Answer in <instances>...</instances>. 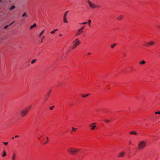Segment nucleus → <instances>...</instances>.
I'll list each match as a JSON object with an SVG mask.
<instances>
[{"label": "nucleus", "instance_id": "f257e3e1", "mask_svg": "<svg viewBox=\"0 0 160 160\" xmlns=\"http://www.w3.org/2000/svg\"><path fill=\"white\" fill-rule=\"evenodd\" d=\"M79 150V149L74 148H69L67 149V151L69 152L73 155L76 154L78 152Z\"/></svg>", "mask_w": 160, "mask_h": 160}, {"label": "nucleus", "instance_id": "f03ea898", "mask_svg": "<svg viewBox=\"0 0 160 160\" xmlns=\"http://www.w3.org/2000/svg\"><path fill=\"white\" fill-rule=\"evenodd\" d=\"M146 145V142L144 141H141L139 142L138 145V148L139 149H143Z\"/></svg>", "mask_w": 160, "mask_h": 160}, {"label": "nucleus", "instance_id": "7ed1b4c3", "mask_svg": "<svg viewBox=\"0 0 160 160\" xmlns=\"http://www.w3.org/2000/svg\"><path fill=\"white\" fill-rule=\"evenodd\" d=\"M73 45L72 47V49L75 48L81 43V42L79 40L78 38H76L73 42Z\"/></svg>", "mask_w": 160, "mask_h": 160}, {"label": "nucleus", "instance_id": "20e7f679", "mask_svg": "<svg viewBox=\"0 0 160 160\" xmlns=\"http://www.w3.org/2000/svg\"><path fill=\"white\" fill-rule=\"evenodd\" d=\"M29 110V108L27 107L21 111L20 114L22 117H24L28 113Z\"/></svg>", "mask_w": 160, "mask_h": 160}, {"label": "nucleus", "instance_id": "39448f33", "mask_svg": "<svg viewBox=\"0 0 160 160\" xmlns=\"http://www.w3.org/2000/svg\"><path fill=\"white\" fill-rule=\"evenodd\" d=\"M89 6L92 8H99L100 6L97 5L96 4L91 2L90 1L88 0L87 1Z\"/></svg>", "mask_w": 160, "mask_h": 160}, {"label": "nucleus", "instance_id": "423d86ee", "mask_svg": "<svg viewBox=\"0 0 160 160\" xmlns=\"http://www.w3.org/2000/svg\"><path fill=\"white\" fill-rule=\"evenodd\" d=\"M68 12V11H66L64 14L63 17V21L67 23L68 21L66 20L67 15Z\"/></svg>", "mask_w": 160, "mask_h": 160}, {"label": "nucleus", "instance_id": "0eeeda50", "mask_svg": "<svg viewBox=\"0 0 160 160\" xmlns=\"http://www.w3.org/2000/svg\"><path fill=\"white\" fill-rule=\"evenodd\" d=\"M155 44V42H154L151 41L150 42H149L147 43L145 45L146 46H150L153 45Z\"/></svg>", "mask_w": 160, "mask_h": 160}, {"label": "nucleus", "instance_id": "6e6552de", "mask_svg": "<svg viewBox=\"0 0 160 160\" xmlns=\"http://www.w3.org/2000/svg\"><path fill=\"white\" fill-rule=\"evenodd\" d=\"M83 32H82V31H81V30H80L79 29H78L77 32L75 34V36H79Z\"/></svg>", "mask_w": 160, "mask_h": 160}, {"label": "nucleus", "instance_id": "1a4fd4ad", "mask_svg": "<svg viewBox=\"0 0 160 160\" xmlns=\"http://www.w3.org/2000/svg\"><path fill=\"white\" fill-rule=\"evenodd\" d=\"M16 155L15 153H14L12 156L11 160H16Z\"/></svg>", "mask_w": 160, "mask_h": 160}, {"label": "nucleus", "instance_id": "9d476101", "mask_svg": "<svg viewBox=\"0 0 160 160\" xmlns=\"http://www.w3.org/2000/svg\"><path fill=\"white\" fill-rule=\"evenodd\" d=\"M124 16L123 15H120L117 17V19L118 20H121L124 18Z\"/></svg>", "mask_w": 160, "mask_h": 160}, {"label": "nucleus", "instance_id": "9b49d317", "mask_svg": "<svg viewBox=\"0 0 160 160\" xmlns=\"http://www.w3.org/2000/svg\"><path fill=\"white\" fill-rule=\"evenodd\" d=\"M125 155V153L124 152H122L120 153L118 155V156L119 157H122Z\"/></svg>", "mask_w": 160, "mask_h": 160}, {"label": "nucleus", "instance_id": "f8f14e48", "mask_svg": "<svg viewBox=\"0 0 160 160\" xmlns=\"http://www.w3.org/2000/svg\"><path fill=\"white\" fill-rule=\"evenodd\" d=\"M36 26H37L36 24V23H34L33 25L31 26L30 28V29H32V28H35L36 27Z\"/></svg>", "mask_w": 160, "mask_h": 160}, {"label": "nucleus", "instance_id": "ddd939ff", "mask_svg": "<svg viewBox=\"0 0 160 160\" xmlns=\"http://www.w3.org/2000/svg\"><path fill=\"white\" fill-rule=\"evenodd\" d=\"M130 134H133V135H136L137 134V132H136L135 131H132L130 132Z\"/></svg>", "mask_w": 160, "mask_h": 160}, {"label": "nucleus", "instance_id": "4468645a", "mask_svg": "<svg viewBox=\"0 0 160 160\" xmlns=\"http://www.w3.org/2000/svg\"><path fill=\"white\" fill-rule=\"evenodd\" d=\"M58 30V29H54L53 31H52L51 32V34H53L55 33V32L57 31Z\"/></svg>", "mask_w": 160, "mask_h": 160}, {"label": "nucleus", "instance_id": "2eb2a0df", "mask_svg": "<svg viewBox=\"0 0 160 160\" xmlns=\"http://www.w3.org/2000/svg\"><path fill=\"white\" fill-rule=\"evenodd\" d=\"M139 63L141 64L142 65L144 64L145 63V62L144 60H142L141 61L139 62Z\"/></svg>", "mask_w": 160, "mask_h": 160}, {"label": "nucleus", "instance_id": "dca6fc26", "mask_svg": "<svg viewBox=\"0 0 160 160\" xmlns=\"http://www.w3.org/2000/svg\"><path fill=\"white\" fill-rule=\"evenodd\" d=\"M36 61H37V59H33L32 60V61L31 62V63L32 64H33L34 63H35Z\"/></svg>", "mask_w": 160, "mask_h": 160}, {"label": "nucleus", "instance_id": "f3484780", "mask_svg": "<svg viewBox=\"0 0 160 160\" xmlns=\"http://www.w3.org/2000/svg\"><path fill=\"white\" fill-rule=\"evenodd\" d=\"M89 94H90L89 93L87 94H86L85 95H81V96L83 98H86L89 95Z\"/></svg>", "mask_w": 160, "mask_h": 160}, {"label": "nucleus", "instance_id": "a211bd4d", "mask_svg": "<svg viewBox=\"0 0 160 160\" xmlns=\"http://www.w3.org/2000/svg\"><path fill=\"white\" fill-rule=\"evenodd\" d=\"M7 155V153L5 151H3V154L2 155V156L3 157H5Z\"/></svg>", "mask_w": 160, "mask_h": 160}, {"label": "nucleus", "instance_id": "6ab92c4d", "mask_svg": "<svg viewBox=\"0 0 160 160\" xmlns=\"http://www.w3.org/2000/svg\"><path fill=\"white\" fill-rule=\"evenodd\" d=\"M44 30H43L42 31L41 33H40V34H39V37H41V36H42V34L44 32Z\"/></svg>", "mask_w": 160, "mask_h": 160}, {"label": "nucleus", "instance_id": "aec40b11", "mask_svg": "<svg viewBox=\"0 0 160 160\" xmlns=\"http://www.w3.org/2000/svg\"><path fill=\"white\" fill-rule=\"evenodd\" d=\"M27 16V13L26 12H25L22 15V17H26Z\"/></svg>", "mask_w": 160, "mask_h": 160}, {"label": "nucleus", "instance_id": "412c9836", "mask_svg": "<svg viewBox=\"0 0 160 160\" xmlns=\"http://www.w3.org/2000/svg\"><path fill=\"white\" fill-rule=\"evenodd\" d=\"M116 46V43H114L111 46V47L112 48H113Z\"/></svg>", "mask_w": 160, "mask_h": 160}, {"label": "nucleus", "instance_id": "4be33fe9", "mask_svg": "<svg viewBox=\"0 0 160 160\" xmlns=\"http://www.w3.org/2000/svg\"><path fill=\"white\" fill-rule=\"evenodd\" d=\"M15 8V7L14 6H13L12 7H11V8H10V10H12V9H14Z\"/></svg>", "mask_w": 160, "mask_h": 160}, {"label": "nucleus", "instance_id": "5701e85b", "mask_svg": "<svg viewBox=\"0 0 160 160\" xmlns=\"http://www.w3.org/2000/svg\"><path fill=\"white\" fill-rule=\"evenodd\" d=\"M96 127V126L95 125L94 126H92L91 128V129L92 130H94L95 129V128Z\"/></svg>", "mask_w": 160, "mask_h": 160}, {"label": "nucleus", "instance_id": "b1692460", "mask_svg": "<svg viewBox=\"0 0 160 160\" xmlns=\"http://www.w3.org/2000/svg\"><path fill=\"white\" fill-rule=\"evenodd\" d=\"M88 25L89 26H91V25H90V23H91V21L90 20H88Z\"/></svg>", "mask_w": 160, "mask_h": 160}, {"label": "nucleus", "instance_id": "393cba45", "mask_svg": "<svg viewBox=\"0 0 160 160\" xmlns=\"http://www.w3.org/2000/svg\"><path fill=\"white\" fill-rule=\"evenodd\" d=\"M83 29H84V27H82L79 29L80 30H81V31H82V32H83Z\"/></svg>", "mask_w": 160, "mask_h": 160}, {"label": "nucleus", "instance_id": "a878e982", "mask_svg": "<svg viewBox=\"0 0 160 160\" xmlns=\"http://www.w3.org/2000/svg\"><path fill=\"white\" fill-rule=\"evenodd\" d=\"M72 130L74 131H76V130L77 129V128H74L73 127H72Z\"/></svg>", "mask_w": 160, "mask_h": 160}, {"label": "nucleus", "instance_id": "bb28decb", "mask_svg": "<svg viewBox=\"0 0 160 160\" xmlns=\"http://www.w3.org/2000/svg\"><path fill=\"white\" fill-rule=\"evenodd\" d=\"M104 121H105L106 122H110V121L109 120H107L106 119H105L104 120Z\"/></svg>", "mask_w": 160, "mask_h": 160}, {"label": "nucleus", "instance_id": "cd10ccee", "mask_svg": "<svg viewBox=\"0 0 160 160\" xmlns=\"http://www.w3.org/2000/svg\"><path fill=\"white\" fill-rule=\"evenodd\" d=\"M54 107V106H52L50 108V109L51 110H52L53 109Z\"/></svg>", "mask_w": 160, "mask_h": 160}, {"label": "nucleus", "instance_id": "c85d7f7f", "mask_svg": "<svg viewBox=\"0 0 160 160\" xmlns=\"http://www.w3.org/2000/svg\"><path fill=\"white\" fill-rule=\"evenodd\" d=\"M156 114H160V111H158L155 112Z\"/></svg>", "mask_w": 160, "mask_h": 160}, {"label": "nucleus", "instance_id": "c756f323", "mask_svg": "<svg viewBox=\"0 0 160 160\" xmlns=\"http://www.w3.org/2000/svg\"><path fill=\"white\" fill-rule=\"evenodd\" d=\"M3 143L5 145H7L8 143V142H3Z\"/></svg>", "mask_w": 160, "mask_h": 160}, {"label": "nucleus", "instance_id": "7c9ffc66", "mask_svg": "<svg viewBox=\"0 0 160 160\" xmlns=\"http://www.w3.org/2000/svg\"><path fill=\"white\" fill-rule=\"evenodd\" d=\"M8 27H9V26L8 25H7L5 27H4V28L5 29H6Z\"/></svg>", "mask_w": 160, "mask_h": 160}, {"label": "nucleus", "instance_id": "2f4dec72", "mask_svg": "<svg viewBox=\"0 0 160 160\" xmlns=\"http://www.w3.org/2000/svg\"><path fill=\"white\" fill-rule=\"evenodd\" d=\"M49 95H50V94L49 93H48L46 96V98H48V97H49Z\"/></svg>", "mask_w": 160, "mask_h": 160}, {"label": "nucleus", "instance_id": "473e14b6", "mask_svg": "<svg viewBox=\"0 0 160 160\" xmlns=\"http://www.w3.org/2000/svg\"><path fill=\"white\" fill-rule=\"evenodd\" d=\"M87 23V22H83V23H81V24H86Z\"/></svg>", "mask_w": 160, "mask_h": 160}, {"label": "nucleus", "instance_id": "72a5a7b5", "mask_svg": "<svg viewBox=\"0 0 160 160\" xmlns=\"http://www.w3.org/2000/svg\"><path fill=\"white\" fill-rule=\"evenodd\" d=\"M48 143V140L44 142V144H47Z\"/></svg>", "mask_w": 160, "mask_h": 160}, {"label": "nucleus", "instance_id": "f704fd0d", "mask_svg": "<svg viewBox=\"0 0 160 160\" xmlns=\"http://www.w3.org/2000/svg\"><path fill=\"white\" fill-rule=\"evenodd\" d=\"M14 21H13V22H12V23H11L10 25H9V26H11L13 23H14Z\"/></svg>", "mask_w": 160, "mask_h": 160}, {"label": "nucleus", "instance_id": "c9c22d12", "mask_svg": "<svg viewBox=\"0 0 160 160\" xmlns=\"http://www.w3.org/2000/svg\"><path fill=\"white\" fill-rule=\"evenodd\" d=\"M15 138H18L19 137V136L18 135H16L15 136Z\"/></svg>", "mask_w": 160, "mask_h": 160}, {"label": "nucleus", "instance_id": "e433bc0d", "mask_svg": "<svg viewBox=\"0 0 160 160\" xmlns=\"http://www.w3.org/2000/svg\"><path fill=\"white\" fill-rule=\"evenodd\" d=\"M96 124V123H93L92 124H91L90 125V127H91L93 124Z\"/></svg>", "mask_w": 160, "mask_h": 160}, {"label": "nucleus", "instance_id": "4c0bfd02", "mask_svg": "<svg viewBox=\"0 0 160 160\" xmlns=\"http://www.w3.org/2000/svg\"><path fill=\"white\" fill-rule=\"evenodd\" d=\"M91 53L90 52H89L88 53V55H91Z\"/></svg>", "mask_w": 160, "mask_h": 160}, {"label": "nucleus", "instance_id": "58836bf2", "mask_svg": "<svg viewBox=\"0 0 160 160\" xmlns=\"http://www.w3.org/2000/svg\"><path fill=\"white\" fill-rule=\"evenodd\" d=\"M32 107V106H30L28 107L29 108V109L30 108H31Z\"/></svg>", "mask_w": 160, "mask_h": 160}, {"label": "nucleus", "instance_id": "ea45409f", "mask_svg": "<svg viewBox=\"0 0 160 160\" xmlns=\"http://www.w3.org/2000/svg\"><path fill=\"white\" fill-rule=\"evenodd\" d=\"M59 36H62V35L61 34H59Z\"/></svg>", "mask_w": 160, "mask_h": 160}, {"label": "nucleus", "instance_id": "a19ab883", "mask_svg": "<svg viewBox=\"0 0 160 160\" xmlns=\"http://www.w3.org/2000/svg\"><path fill=\"white\" fill-rule=\"evenodd\" d=\"M48 137H47V140H48Z\"/></svg>", "mask_w": 160, "mask_h": 160}, {"label": "nucleus", "instance_id": "79ce46f5", "mask_svg": "<svg viewBox=\"0 0 160 160\" xmlns=\"http://www.w3.org/2000/svg\"><path fill=\"white\" fill-rule=\"evenodd\" d=\"M42 42H43L42 40H41V42L42 43Z\"/></svg>", "mask_w": 160, "mask_h": 160}, {"label": "nucleus", "instance_id": "37998d69", "mask_svg": "<svg viewBox=\"0 0 160 160\" xmlns=\"http://www.w3.org/2000/svg\"><path fill=\"white\" fill-rule=\"evenodd\" d=\"M45 38V37L43 36L42 37V38L43 39Z\"/></svg>", "mask_w": 160, "mask_h": 160}, {"label": "nucleus", "instance_id": "c03bdc74", "mask_svg": "<svg viewBox=\"0 0 160 160\" xmlns=\"http://www.w3.org/2000/svg\"><path fill=\"white\" fill-rule=\"evenodd\" d=\"M12 139H14V137H13V138H12Z\"/></svg>", "mask_w": 160, "mask_h": 160}, {"label": "nucleus", "instance_id": "a18cd8bd", "mask_svg": "<svg viewBox=\"0 0 160 160\" xmlns=\"http://www.w3.org/2000/svg\"><path fill=\"white\" fill-rule=\"evenodd\" d=\"M1 0H0V2H1Z\"/></svg>", "mask_w": 160, "mask_h": 160}]
</instances>
